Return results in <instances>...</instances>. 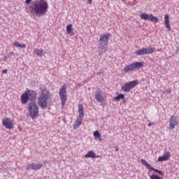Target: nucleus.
<instances>
[{
    "instance_id": "f257e3e1",
    "label": "nucleus",
    "mask_w": 179,
    "mask_h": 179,
    "mask_svg": "<svg viewBox=\"0 0 179 179\" xmlns=\"http://www.w3.org/2000/svg\"><path fill=\"white\" fill-rule=\"evenodd\" d=\"M29 13L32 16L41 17V16L46 15L48 10V3L45 0L35 1L29 6Z\"/></svg>"
},
{
    "instance_id": "f03ea898",
    "label": "nucleus",
    "mask_w": 179,
    "mask_h": 179,
    "mask_svg": "<svg viewBox=\"0 0 179 179\" xmlns=\"http://www.w3.org/2000/svg\"><path fill=\"white\" fill-rule=\"evenodd\" d=\"M110 37H111V34L110 33L101 35L98 43L99 55H103V54L107 52Z\"/></svg>"
},
{
    "instance_id": "7ed1b4c3",
    "label": "nucleus",
    "mask_w": 179,
    "mask_h": 179,
    "mask_svg": "<svg viewBox=\"0 0 179 179\" xmlns=\"http://www.w3.org/2000/svg\"><path fill=\"white\" fill-rule=\"evenodd\" d=\"M51 92L48 90L43 91L38 97V104L43 109L47 108L48 99L51 97Z\"/></svg>"
},
{
    "instance_id": "20e7f679",
    "label": "nucleus",
    "mask_w": 179,
    "mask_h": 179,
    "mask_svg": "<svg viewBox=\"0 0 179 179\" xmlns=\"http://www.w3.org/2000/svg\"><path fill=\"white\" fill-rule=\"evenodd\" d=\"M28 113L31 120H36L38 117V105L34 101L28 103Z\"/></svg>"
},
{
    "instance_id": "39448f33",
    "label": "nucleus",
    "mask_w": 179,
    "mask_h": 179,
    "mask_svg": "<svg viewBox=\"0 0 179 179\" xmlns=\"http://www.w3.org/2000/svg\"><path fill=\"white\" fill-rule=\"evenodd\" d=\"M141 68H143V62H136L131 64L127 65L123 69V72H132V71H135V69H141Z\"/></svg>"
},
{
    "instance_id": "423d86ee",
    "label": "nucleus",
    "mask_w": 179,
    "mask_h": 179,
    "mask_svg": "<svg viewBox=\"0 0 179 179\" xmlns=\"http://www.w3.org/2000/svg\"><path fill=\"white\" fill-rule=\"evenodd\" d=\"M83 111H84L83 105L79 104L78 105L79 115H78V118H77L76 121L74 122L73 125V129H78V127L82 125V121L85 115V113H83Z\"/></svg>"
},
{
    "instance_id": "0eeeda50",
    "label": "nucleus",
    "mask_w": 179,
    "mask_h": 179,
    "mask_svg": "<svg viewBox=\"0 0 179 179\" xmlns=\"http://www.w3.org/2000/svg\"><path fill=\"white\" fill-rule=\"evenodd\" d=\"M138 85H139V81L138 80L129 81L122 86L121 90L125 93H129L131 90L134 89L135 86H138Z\"/></svg>"
},
{
    "instance_id": "6e6552de",
    "label": "nucleus",
    "mask_w": 179,
    "mask_h": 179,
    "mask_svg": "<svg viewBox=\"0 0 179 179\" xmlns=\"http://www.w3.org/2000/svg\"><path fill=\"white\" fill-rule=\"evenodd\" d=\"M59 94L60 97V100L62 101V107L65 106V103H66V86L63 85L59 91Z\"/></svg>"
},
{
    "instance_id": "1a4fd4ad",
    "label": "nucleus",
    "mask_w": 179,
    "mask_h": 179,
    "mask_svg": "<svg viewBox=\"0 0 179 179\" xmlns=\"http://www.w3.org/2000/svg\"><path fill=\"white\" fill-rule=\"evenodd\" d=\"M156 51V48H143L142 49H138L135 52L136 55H146L147 54H153Z\"/></svg>"
},
{
    "instance_id": "9d476101",
    "label": "nucleus",
    "mask_w": 179,
    "mask_h": 179,
    "mask_svg": "<svg viewBox=\"0 0 179 179\" xmlns=\"http://www.w3.org/2000/svg\"><path fill=\"white\" fill-rule=\"evenodd\" d=\"M141 162L143 166H145V167L147 169H148L149 170H152V171H155V173H158V174H159L160 176H163V171H162L159 169H155L154 167H152L150 165V164L148 163V162H146V160L142 159H141Z\"/></svg>"
},
{
    "instance_id": "9b49d317",
    "label": "nucleus",
    "mask_w": 179,
    "mask_h": 179,
    "mask_svg": "<svg viewBox=\"0 0 179 179\" xmlns=\"http://www.w3.org/2000/svg\"><path fill=\"white\" fill-rule=\"evenodd\" d=\"M2 125L5 127L6 129H13V122L8 117L2 120Z\"/></svg>"
},
{
    "instance_id": "f8f14e48",
    "label": "nucleus",
    "mask_w": 179,
    "mask_h": 179,
    "mask_svg": "<svg viewBox=\"0 0 179 179\" xmlns=\"http://www.w3.org/2000/svg\"><path fill=\"white\" fill-rule=\"evenodd\" d=\"M176 125H178V122H177V117L175 115L171 116L169 119V129H174Z\"/></svg>"
},
{
    "instance_id": "ddd939ff",
    "label": "nucleus",
    "mask_w": 179,
    "mask_h": 179,
    "mask_svg": "<svg viewBox=\"0 0 179 179\" xmlns=\"http://www.w3.org/2000/svg\"><path fill=\"white\" fill-rule=\"evenodd\" d=\"M27 93L31 101H34L37 99V92L27 89Z\"/></svg>"
},
{
    "instance_id": "4468645a",
    "label": "nucleus",
    "mask_w": 179,
    "mask_h": 179,
    "mask_svg": "<svg viewBox=\"0 0 179 179\" xmlns=\"http://www.w3.org/2000/svg\"><path fill=\"white\" fill-rule=\"evenodd\" d=\"M170 156H171L170 152H165L162 156L158 157L157 162H167L170 159Z\"/></svg>"
},
{
    "instance_id": "2eb2a0df",
    "label": "nucleus",
    "mask_w": 179,
    "mask_h": 179,
    "mask_svg": "<svg viewBox=\"0 0 179 179\" xmlns=\"http://www.w3.org/2000/svg\"><path fill=\"white\" fill-rule=\"evenodd\" d=\"M95 93L96 101H99V103H103V101H104V98L103 97V95H101V92L97 90Z\"/></svg>"
},
{
    "instance_id": "dca6fc26",
    "label": "nucleus",
    "mask_w": 179,
    "mask_h": 179,
    "mask_svg": "<svg viewBox=\"0 0 179 179\" xmlns=\"http://www.w3.org/2000/svg\"><path fill=\"white\" fill-rule=\"evenodd\" d=\"M29 100H30L29 98V94H27V92L26 91L21 95V103L22 104H26Z\"/></svg>"
},
{
    "instance_id": "f3484780",
    "label": "nucleus",
    "mask_w": 179,
    "mask_h": 179,
    "mask_svg": "<svg viewBox=\"0 0 179 179\" xmlns=\"http://www.w3.org/2000/svg\"><path fill=\"white\" fill-rule=\"evenodd\" d=\"M169 17V14H166L164 16V24L166 29H168V31H170L171 30V26L170 25V20Z\"/></svg>"
},
{
    "instance_id": "a211bd4d",
    "label": "nucleus",
    "mask_w": 179,
    "mask_h": 179,
    "mask_svg": "<svg viewBox=\"0 0 179 179\" xmlns=\"http://www.w3.org/2000/svg\"><path fill=\"white\" fill-rule=\"evenodd\" d=\"M96 153H94V152L93 151H89L85 155V159H94V155Z\"/></svg>"
},
{
    "instance_id": "6ab92c4d",
    "label": "nucleus",
    "mask_w": 179,
    "mask_h": 179,
    "mask_svg": "<svg viewBox=\"0 0 179 179\" xmlns=\"http://www.w3.org/2000/svg\"><path fill=\"white\" fill-rule=\"evenodd\" d=\"M34 53H35L36 55H37L38 57H43V55H45V54L44 53V50H39V49H35V50H34Z\"/></svg>"
},
{
    "instance_id": "aec40b11",
    "label": "nucleus",
    "mask_w": 179,
    "mask_h": 179,
    "mask_svg": "<svg viewBox=\"0 0 179 179\" xmlns=\"http://www.w3.org/2000/svg\"><path fill=\"white\" fill-rule=\"evenodd\" d=\"M66 31L70 36H74L75 33L72 31V24H70L66 27Z\"/></svg>"
},
{
    "instance_id": "412c9836",
    "label": "nucleus",
    "mask_w": 179,
    "mask_h": 179,
    "mask_svg": "<svg viewBox=\"0 0 179 179\" xmlns=\"http://www.w3.org/2000/svg\"><path fill=\"white\" fill-rule=\"evenodd\" d=\"M150 22H154L155 23H157L159 22V18L157 17H155L152 14H150Z\"/></svg>"
},
{
    "instance_id": "4be33fe9",
    "label": "nucleus",
    "mask_w": 179,
    "mask_h": 179,
    "mask_svg": "<svg viewBox=\"0 0 179 179\" xmlns=\"http://www.w3.org/2000/svg\"><path fill=\"white\" fill-rule=\"evenodd\" d=\"M125 95L124 94H120L117 96L114 97L115 100H117V101H120V100H124V99Z\"/></svg>"
},
{
    "instance_id": "5701e85b",
    "label": "nucleus",
    "mask_w": 179,
    "mask_h": 179,
    "mask_svg": "<svg viewBox=\"0 0 179 179\" xmlns=\"http://www.w3.org/2000/svg\"><path fill=\"white\" fill-rule=\"evenodd\" d=\"M141 19H143V20H149L150 17V15L143 13L141 14Z\"/></svg>"
},
{
    "instance_id": "b1692460",
    "label": "nucleus",
    "mask_w": 179,
    "mask_h": 179,
    "mask_svg": "<svg viewBox=\"0 0 179 179\" xmlns=\"http://www.w3.org/2000/svg\"><path fill=\"white\" fill-rule=\"evenodd\" d=\"M94 138H96V139H99V141H101V134L100 132H99V131L96 130L94 132Z\"/></svg>"
},
{
    "instance_id": "393cba45",
    "label": "nucleus",
    "mask_w": 179,
    "mask_h": 179,
    "mask_svg": "<svg viewBox=\"0 0 179 179\" xmlns=\"http://www.w3.org/2000/svg\"><path fill=\"white\" fill-rule=\"evenodd\" d=\"M43 166V164H34V170H40Z\"/></svg>"
},
{
    "instance_id": "a878e982",
    "label": "nucleus",
    "mask_w": 179,
    "mask_h": 179,
    "mask_svg": "<svg viewBox=\"0 0 179 179\" xmlns=\"http://www.w3.org/2000/svg\"><path fill=\"white\" fill-rule=\"evenodd\" d=\"M25 170H34V163L28 164L26 166Z\"/></svg>"
},
{
    "instance_id": "bb28decb",
    "label": "nucleus",
    "mask_w": 179,
    "mask_h": 179,
    "mask_svg": "<svg viewBox=\"0 0 179 179\" xmlns=\"http://www.w3.org/2000/svg\"><path fill=\"white\" fill-rule=\"evenodd\" d=\"M150 179H162L158 175L152 174L150 176Z\"/></svg>"
},
{
    "instance_id": "cd10ccee",
    "label": "nucleus",
    "mask_w": 179,
    "mask_h": 179,
    "mask_svg": "<svg viewBox=\"0 0 179 179\" xmlns=\"http://www.w3.org/2000/svg\"><path fill=\"white\" fill-rule=\"evenodd\" d=\"M9 58H10V55L4 56L3 61L6 62Z\"/></svg>"
},
{
    "instance_id": "c85d7f7f",
    "label": "nucleus",
    "mask_w": 179,
    "mask_h": 179,
    "mask_svg": "<svg viewBox=\"0 0 179 179\" xmlns=\"http://www.w3.org/2000/svg\"><path fill=\"white\" fill-rule=\"evenodd\" d=\"M14 45L15 47H20V43L19 42H14Z\"/></svg>"
},
{
    "instance_id": "c756f323",
    "label": "nucleus",
    "mask_w": 179,
    "mask_h": 179,
    "mask_svg": "<svg viewBox=\"0 0 179 179\" xmlns=\"http://www.w3.org/2000/svg\"><path fill=\"white\" fill-rule=\"evenodd\" d=\"M164 93H168V94H170V93H171V90H170V89H166V90H165Z\"/></svg>"
},
{
    "instance_id": "7c9ffc66",
    "label": "nucleus",
    "mask_w": 179,
    "mask_h": 179,
    "mask_svg": "<svg viewBox=\"0 0 179 179\" xmlns=\"http://www.w3.org/2000/svg\"><path fill=\"white\" fill-rule=\"evenodd\" d=\"M20 48H26V44H20Z\"/></svg>"
},
{
    "instance_id": "2f4dec72",
    "label": "nucleus",
    "mask_w": 179,
    "mask_h": 179,
    "mask_svg": "<svg viewBox=\"0 0 179 179\" xmlns=\"http://www.w3.org/2000/svg\"><path fill=\"white\" fill-rule=\"evenodd\" d=\"M25 3H26L27 5H29V4L31 3V0H26V1H25Z\"/></svg>"
},
{
    "instance_id": "473e14b6",
    "label": "nucleus",
    "mask_w": 179,
    "mask_h": 179,
    "mask_svg": "<svg viewBox=\"0 0 179 179\" xmlns=\"http://www.w3.org/2000/svg\"><path fill=\"white\" fill-rule=\"evenodd\" d=\"M113 148H114L115 152H118V150H120V148H118V147H117V146H114Z\"/></svg>"
},
{
    "instance_id": "72a5a7b5",
    "label": "nucleus",
    "mask_w": 179,
    "mask_h": 179,
    "mask_svg": "<svg viewBox=\"0 0 179 179\" xmlns=\"http://www.w3.org/2000/svg\"><path fill=\"white\" fill-rule=\"evenodd\" d=\"M2 73H8V70L6 69L3 70Z\"/></svg>"
},
{
    "instance_id": "f704fd0d",
    "label": "nucleus",
    "mask_w": 179,
    "mask_h": 179,
    "mask_svg": "<svg viewBox=\"0 0 179 179\" xmlns=\"http://www.w3.org/2000/svg\"><path fill=\"white\" fill-rule=\"evenodd\" d=\"M99 157H100V155H96V154H94V159H99Z\"/></svg>"
},
{
    "instance_id": "c9c22d12",
    "label": "nucleus",
    "mask_w": 179,
    "mask_h": 179,
    "mask_svg": "<svg viewBox=\"0 0 179 179\" xmlns=\"http://www.w3.org/2000/svg\"><path fill=\"white\" fill-rule=\"evenodd\" d=\"M153 124H154V123H149V124H148V127H152V125H153Z\"/></svg>"
},
{
    "instance_id": "e433bc0d",
    "label": "nucleus",
    "mask_w": 179,
    "mask_h": 179,
    "mask_svg": "<svg viewBox=\"0 0 179 179\" xmlns=\"http://www.w3.org/2000/svg\"><path fill=\"white\" fill-rule=\"evenodd\" d=\"M123 100V103H127V99H125V96H124V99H122Z\"/></svg>"
},
{
    "instance_id": "4c0bfd02",
    "label": "nucleus",
    "mask_w": 179,
    "mask_h": 179,
    "mask_svg": "<svg viewBox=\"0 0 179 179\" xmlns=\"http://www.w3.org/2000/svg\"><path fill=\"white\" fill-rule=\"evenodd\" d=\"M89 3L92 4V2H93V0H88Z\"/></svg>"
},
{
    "instance_id": "58836bf2",
    "label": "nucleus",
    "mask_w": 179,
    "mask_h": 179,
    "mask_svg": "<svg viewBox=\"0 0 179 179\" xmlns=\"http://www.w3.org/2000/svg\"><path fill=\"white\" fill-rule=\"evenodd\" d=\"M8 55H13V52H10Z\"/></svg>"
},
{
    "instance_id": "ea45409f",
    "label": "nucleus",
    "mask_w": 179,
    "mask_h": 179,
    "mask_svg": "<svg viewBox=\"0 0 179 179\" xmlns=\"http://www.w3.org/2000/svg\"><path fill=\"white\" fill-rule=\"evenodd\" d=\"M122 1H125V0H122Z\"/></svg>"
}]
</instances>
